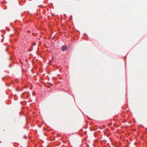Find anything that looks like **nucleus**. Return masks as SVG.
<instances>
[{
    "mask_svg": "<svg viewBox=\"0 0 147 147\" xmlns=\"http://www.w3.org/2000/svg\"><path fill=\"white\" fill-rule=\"evenodd\" d=\"M67 47L66 46H63L62 47V50L63 51H65L67 49Z\"/></svg>",
    "mask_w": 147,
    "mask_h": 147,
    "instance_id": "nucleus-1",
    "label": "nucleus"
}]
</instances>
